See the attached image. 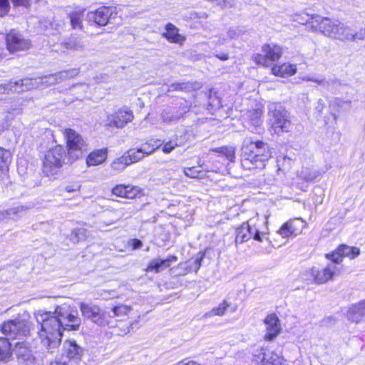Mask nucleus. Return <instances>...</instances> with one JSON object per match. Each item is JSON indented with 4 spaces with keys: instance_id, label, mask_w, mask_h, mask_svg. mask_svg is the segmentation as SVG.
Returning <instances> with one entry per match:
<instances>
[{
    "instance_id": "nucleus-5",
    "label": "nucleus",
    "mask_w": 365,
    "mask_h": 365,
    "mask_svg": "<svg viewBox=\"0 0 365 365\" xmlns=\"http://www.w3.org/2000/svg\"><path fill=\"white\" fill-rule=\"evenodd\" d=\"M66 153L61 145H56L49 150L45 155L43 163V171L46 175H52L57 172L65 160Z\"/></svg>"
},
{
    "instance_id": "nucleus-25",
    "label": "nucleus",
    "mask_w": 365,
    "mask_h": 365,
    "mask_svg": "<svg viewBox=\"0 0 365 365\" xmlns=\"http://www.w3.org/2000/svg\"><path fill=\"white\" fill-rule=\"evenodd\" d=\"M14 84L15 86L14 92L21 93L37 88L40 83L36 79L25 78L14 81Z\"/></svg>"
},
{
    "instance_id": "nucleus-31",
    "label": "nucleus",
    "mask_w": 365,
    "mask_h": 365,
    "mask_svg": "<svg viewBox=\"0 0 365 365\" xmlns=\"http://www.w3.org/2000/svg\"><path fill=\"white\" fill-rule=\"evenodd\" d=\"M67 49L79 51L85 48L86 43L83 38L79 36H71L66 41L63 43Z\"/></svg>"
},
{
    "instance_id": "nucleus-47",
    "label": "nucleus",
    "mask_w": 365,
    "mask_h": 365,
    "mask_svg": "<svg viewBox=\"0 0 365 365\" xmlns=\"http://www.w3.org/2000/svg\"><path fill=\"white\" fill-rule=\"evenodd\" d=\"M9 158L8 152L0 148V169L7 166Z\"/></svg>"
},
{
    "instance_id": "nucleus-40",
    "label": "nucleus",
    "mask_w": 365,
    "mask_h": 365,
    "mask_svg": "<svg viewBox=\"0 0 365 365\" xmlns=\"http://www.w3.org/2000/svg\"><path fill=\"white\" fill-rule=\"evenodd\" d=\"M178 267L185 269L187 272L192 271L197 272L200 267V259H190L185 264H179Z\"/></svg>"
},
{
    "instance_id": "nucleus-23",
    "label": "nucleus",
    "mask_w": 365,
    "mask_h": 365,
    "mask_svg": "<svg viewBox=\"0 0 365 365\" xmlns=\"http://www.w3.org/2000/svg\"><path fill=\"white\" fill-rule=\"evenodd\" d=\"M364 316H365V300L352 305L347 312L348 319L353 322L358 323Z\"/></svg>"
},
{
    "instance_id": "nucleus-16",
    "label": "nucleus",
    "mask_w": 365,
    "mask_h": 365,
    "mask_svg": "<svg viewBox=\"0 0 365 365\" xmlns=\"http://www.w3.org/2000/svg\"><path fill=\"white\" fill-rule=\"evenodd\" d=\"M360 254V250L358 247H349L345 245L339 246L337 250L332 252L331 255H327V257L331 259L332 262L339 264L344 257L354 259Z\"/></svg>"
},
{
    "instance_id": "nucleus-33",
    "label": "nucleus",
    "mask_w": 365,
    "mask_h": 365,
    "mask_svg": "<svg viewBox=\"0 0 365 365\" xmlns=\"http://www.w3.org/2000/svg\"><path fill=\"white\" fill-rule=\"evenodd\" d=\"M13 343L8 339L0 337V361H8L11 356V347Z\"/></svg>"
},
{
    "instance_id": "nucleus-11",
    "label": "nucleus",
    "mask_w": 365,
    "mask_h": 365,
    "mask_svg": "<svg viewBox=\"0 0 365 365\" xmlns=\"http://www.w3.org/2000/svg\"><path fill=\"white\" fill-rule=\"evenodd\" d=\"M116 14L115 7L101 6L87 14L88 21L96 24L103 26L108 24L113 15Z\"/></svg>"
},
{
    "instance_id": "nucleus-18",
    "label": "nucleus",
    "mask_w": 365,
    "mask_h": 365,
    "mask_svg": "<svg viewBox=\"0 0 365 365\" xmlns=\"http://www.w3.org/2000/svg\"><path fill=\"white\" fill-rule=\"evenodd\" d=\"M336 269V265L332 262L322 270L313 267L310 269L309 273L314 276V282L316 284H321L327 282L333 278Z\"/></svg>"
},
{
    "instance_id": "nucleus-29",
    "label": "nucleus",
    "mask_w": 365,
    "mask_h": 365,
    "mask_svg": "<svg viewBox=\"0 0 365 365\" xmlns=\"http://www.w3.org/2000/svg\"><path fill=\"white\" fill-rule=\"evenodd\" d=\"M251 239L250 226L249 222H243L236 229V243H243Z\"/></svg>"
},
{
    "instance_id": "nucleus-4",
    "label": "nucleus",
    "mask_w": 365,
    "mask_h": 365,
    "mask_svg": "<svg viewBox=\"0 0 365 365\" xmlns=\"http://www.w3.org/2000/svg\"><path fill=\"white\" fill-rule=\"evenodd\" d=\"M269 122L274 133L279 134L288 132L292 125L289 112L279 103H271L268 106Z\"/></svg>"
},
{
    "instance_id": "nucleus-46",
    "label": "nucleus",
    "mask_w": 365,
    "mask_h": 365,
    "mask_svg": "<svg viewBox=\"0 0 365 365\" xmlns=\"http://www.w3.org/2000/svg\"><path fill=\"white\" fill-rule=\"evenodd\" d=\"M326 108V103L323 99H319L314 106V114L317 118L322 116L323 110Z\"/></svg>"
},
{
    "instance_id": "nucleus-36",
    "label": "nucleus",
    "mask_w": 365,
    "mask_h": 365,
    "mask_svg": "<svg viewBox=\"0 0 365 365\" xmlns=\"http://www.w3.org/2000/svg\"><path fill=\"white\" fill-rule=\"evenodd\" d=\"M83 11H76L69 14L71 24L73 29H81L83 28Z\"/></svg>"
},
{
    "instance_id": "nucleus-60",
    "label": "nucleus",
    "mask_w": 365,
    "mask_h": 365,
    "mask_svg": "<svg viewBox=\"0 0 365 365\" xmlns=\"http://www.w3.org/2000/svg\"><path fill=\"white\" fill-rule=\"evenodd\" d=\"M227 0H212V2L216 3L217 5L221 6L222 8L226 6Z\"/></svg>"
},
{
    "instance_id": "nucleus-24",
    "label": "nucleus",
    "mask_w": 365,
    "mask_h": 365,
    "mask_svg": "<svg viewBox=\"0 0 365 365\" xmlns=\"http://www.w3.org/2000/svg\"><path fill=\"white\" fill-rule=\"evenodd\" d=\"M106 148H101L91 152L86 158L88 166H96L103 163L107 158Z\"/></svg>"
},
{
    "instance_id": "nucleus-6",
    "label": "nucleus",
    "mask_w": 365,
    "mask_h": 365,
    "mask_svg": "<svg viewBox=\"0 0 365 365\" xmlns=\"http://www.w3.org/2000/svg\"><path fill=\"white\" fill-rule=\"evenodd\" d=\"M67 143L68 154L73 160L81 157L86 150L87 145L82 136L73 129H65L63 133Z\"/></svg>"
},
{
    "instance_id": "nucleus-37",
    "label": "nucleus",
    "mask_w": 365,
    "mask_h": 365,
    "mask_svg": "<svg viewBox=\"0 0 365 365\" xmlns=\"http://www.w3.org/2000/svg\"><path fill=\"white\" fill-rule=\"evenodd\" d=\"M125 155L130 165L137 163L145 158L140 148L130 149L127 154Z\"/></svg>"
},
{
    "instance_id": "nucleus-38",
    "label": "nucleus",
    "mask_w": 365,
    "mask_h": 365,
    "mask_svg": "<svg viewBox=\"0 0 365 365\" xmlns=\"http://www.w3.org/2000/svg\"><path fill=\"white\" fill-rule=\"evenodd\" d=\"M319 16V15H312L310 16L307 14H304L301 15H297L296 18V21L299 22L302 24H311V28L313 31H319V26L316 23L313 24V20L314 17Z\"/></svg>"
},
{
    "instance_id": "nucleus-35",
    "label": "nucleus",
    "mask_w": 365,
    "mask_h": 365,
    "mask_svg": "<svg viewBox=\"0 0 365 365\" xmlns=\"http://www.w3.org/2000/svg\"><path fill=\"white\" fill-rule=\"evenodd\" d=\"M212 152L218 153L225 156L230 162L235 160V148L232 146H224L215 148L211 150Z\"/></svg>"
},
{
    "instance_id": "nucleus-41",
    "label": "nucleus",
    "mask_w": 365,
    "mask_h": 365,
    "mask_svg": "<svg viewBox=\"0 0 365 365\" xmlns=\"http://www.w3.org/2000/svg\"><path fill=\"white\" fill-rule=\"evenodd\" d=\"M262 110L261 109L253 110L250 112L249 117L250 123L257 128L259 126L262 122Z\"/></svg>"
},
{
    "instance_id": "nucleus-61",
    "label": "nucleus",
    "mask_w": 365,
    "mask_h": 365,
    "mask_svg": "<svg viewBox=\"0 0 365 365\" xmlns=\"http://www.w3.org/2000/svg\"><path fill=\"white\" fill-rule=\"evenodd\" d=\"M311 78H312L311 76H306L303 77L302 80L305 81H310Z\"/></svg>"
},
{
    "instance_id": "nucleus-50",
    "label": "nucleus",
    "mask_w": 365,
    "mask_h": 365,
    "mask_svg": "<svg viewBox=\"0 0 365 365\" xmlns=\"http://www.w3.org/2000/svg\"><path fill=\"white\" fill-rule=\"evenodd\" d=\"M9 8L8 0H0V16H5L9 12Z\"/></svg>"
},
{
    "instance_id": "nucleus-57",
    "label": "nucleus",
    "mask_w": 365,
    "mask_h": 365,
    "mask_svg": "<svg viewBox=\"0 0 365 365\" xmlns=\"http://www.w3.org/2000/svg\"><path fill=\"white\" fill-rule=\"evenodd\" d=\"M79 187L80 186L78 185H67L66 187H65V190H66V192H76V191H78L79 190Z\"/></svg>"
},
{
    "instance_id": "nucleus-56",
    "label": "nucleus",
    "mask_w": 365,
    "mask_h": 365,
    "mask_svg": "<svg viewBox=\"0 0 365 365\" xmlns=\"http://www.w3.org/2000/svg\"><path fill=\"white\" fill-rule=\"evenodd\" d=\"M131 245H132L133 249H134V250L140 249L143 246L142 242L137 239H133L131 240Z\"/></svg>"
},
{
    "instance_id": "nucleus-22",
    "label": "nucleus",
    "mask_w": 365,
    "mask_h": 365,
    "mask_svg": "<svg viewBox=\"0 0 365 365\" xmlns=\"http://www.w3.org/2000/svg\"><path fill=\"white\" fill-rule=\"evenodd\" d=\"M133 308L127 304L117 303L112 305L110 312L108 313L109 317L118 318L120 321H123L132 311Z\"/></svg>"
},
{
    "instance_id": "nucleus-13",
    "label": "nucleus",
    "mask_w": 365,
    "mask_h": 365,
    "mask_svg": "<svg viewBox=\"0 0 365 365\" xmlns=\"http://www.w3.org/2000/svg\"><path fill=\"white\" fill-rule=\"evenodd\" d=\"M305 227L304 222L300 218H294L284 223L278 231L283 238L295 237Z\"/></svg>"
},
{
    "instance_id": "nucleus-28",
    "label": "nucleus",
    "mask_w": 365,
    "mask_h": 365,
    "mask_svg": "<svg viewBox=\"0 0 365 365\" xmlns=\"http://www.w3.org/2000/svg\"><path fill=\"white\" fill-rule=\"evenodd\" d=\"M310 81L314 82L326 89H329L331 88H334L338 86L342 85L341 81L336 77L325 78L322 77L319 78L312 76Z\"/></svg>"
},
{
    "instance_id": "nucleus-15",
    "label": "nucleus",
    "mask_w": 365,
    "mask_h": 365,
    "mask_svg": "<svg viewBox=\"0 0 365 365\" xmlns=\"http://www.w3.org/2000/svg\"><path fill=\"white\" fill-rule=\"evenodd\" d=\"M264 324L265 326L264 339L271 341L279 334L282 330L280 321L275 314H270L264 319Z\"/></svg>"
},
{
    "instance_id": "nucleus-10",
    "label": "nucleus",
    "mask_w": 365,
    "mask_h": 365,
    "mask_svg": "<svg viewBox=\"0 0 365 365\" xmlns=\"http://www.w3.org/2000/svg\"><path fill=\"white\" fill-rule=\"evenodd\" d=\"M63 349L61 359L51 363L50 365H68L71 359H81L83 352V348L72 340L65 341Z\"/></svg>"
},
{
    "instance_id": "nucleus-27",
    "label": "nucleus",
    "mask_w": 365,
    "mask_h": 365,
    "mask_svg": "<svg viewBox=\"0 0 365 365\" xmlns=\"http://www.w3.org/2000/svg\"><path fill=\"white\" fill-rule=\"evenodd\" d=\"M166 32L163 34L170 43H182L185 38L178 34V29L172 24L166 25Z\"/></svg>"
},
{
    "instance_id": "nucleus-26",
    "label": "nucleus",
    "mask_w": 365,
    "mask_h": 365,
    "mask_svg": "<svg viewBox=\"0 0 365 365\" xmlns=\"http://www.w3.org/2000/svg\"><path fill=\"white\" fill-rule=\"evenodd\" d=\"M297 66L295 64L283 63L280 66H274L272 68V73L281 77H287L292 76L297 72Z\"/></svg>"
},
{
    "instance_id": "nucleus-7",
    "label": "nucleus",
    "mask_w": 365,
    "mask_h": 365,
    "mask_svg": "<svg viewBox=\"0 0 365 365\" xmlns=\"http://www.w3.org/2000/svg\"><path fill=\"white\" fill-rule=\"evenodd\" d=\"M282 55V48L276 43H265L262 46V53H257L253 59L257 64L269 66L278 61Z\"/></svg>"
},
{
    "instance_id": "nucleus-44",
    "label": "nucleus",
    "mask_w": 365,
    "mask_h": 365,
    "mask_svg": "<svg viewBox=\"0 0 365 365\" xmlns=\"http://www.w3.org/2000/svg\"><path fill=\"white\" fill-rule=\"evenodd\" d=\"M244 31L240 27H232L230 28L227 32V38L233 39L238 38L244 34Z\"/></svg>"
},
{
    "instance_id": "nucleus-51",
    "label": "nucleus",
    "mask_w": 365,
    "mask_h": 365,
    "mask_svg": "<svg viewBox=\"0 0 365 365\" xmlns=\"http://www.w3.org/2000/svg\"><path fill=\"white\" fill-rule=\"evenodd\" d=\"M186 88L187 86L185 83H175L170 85L167 91L171 92L175 91H184Z\"/></svg>"
},
{
    "instance_id": "nucleus-52",
    "label": "nucleus",
    "mask_w": 365,
    "mask_h": 365,
    "mask_svg": "<svg viewBox=\"0 0 365 365\" xmlns=\"http://www.w3.org/2000/svg\"><path fill=\"white\" fill-rule=\"evenodd\" d=\"M177 145H178L177 143L173 142V141H169V142L165 143V145H163V151L165 153H170L175 148V147H177Z\"/></svg>"
},
{
    "instance_id": "nucleus-53",
    "label": "nucleus",
    "mask_w": 365,
    "mask_h": 365,
    "mask_svg": "<svg viewBox=\"0 0 365 365\" xmlns=\"http://www.w3.org/2000/svg\"><path fill=\"white\" fill-rule=\"evenodd\" d=\"M84 232V230L82 229H75L71 232V240L73 242H78L81 240V237H79V235H83Z\"/></svg>"
},
{
    "instance_id": "nucleus-8",
    "label": "nucleus",
    "mask_w": 365,
    "mask_h": 365,
    "mask_svg": "<svg viewBox=\"0 0 365 365\" xmlns=\"http://www.w3.org/2000/svg\"><path fill=\"white\" fill-rule=\"evenodd\" d=\"M1 330L6 336L21 340V337L29 334L30 327L28 322L18 319L4 322Z\"/></svg>"
},
{
    "instance_id": "nucleus-20",
    "label": "nucleus",
    "mask_w": 365,
    "mask_h": 365,
    "mask_svg": "<svg viewBox=\"0 0 365 365\" xmlns=\"http://www.w3.org/2000/svg\"><path fill=\"white\" fill-rule=\"evenodd\" d=\"M178 260V257L176 256L172 255L168 257L165 259H154L150 261L148 264L146 270L148 272H159L161 270H163L168 267H169L173 262Z\"/></svg>"
},
{
    "instance_id": "nucleus-14",
    "label": "nucleus",
    "mask_w": 365,
    "mask_h": 365,
    "mask_svg": "<svg viewBox=\"0 0 365 365\" xmlns=\"http://www.w3.org/2000/svg\"><path fill=\"white\" fill-rule=\"evenodd\" d=\"M79 307L82 316L85 318L91 319L100 326H105L106 324L104 320V314H101V309L98 306L81 302Z\"/></svg>"
},
{
    "instance_id": "nucleus-12",
    "label": "nucleus",
    "mask_w": 365,
    "mask_h": 365,
    "mask_svg": "<svg viewBox=\"0 0 365 365\" xmlns=\"http://www.w3.org/2000/svg\"><path fill=\"white\" fill-rule=\"evenodd\" d=\"M133 118L134 115L130 109L119 108L113 114L108 116V125L122 128Z\"/></svg>"
},
{
    "instance_id": "nucleus-17",
    "label": "nucleus",
    "mask_w": 365,
    "mask_h": 365,
    "mask_svg": "<svg viewBox=\"0 0 365 365\" xmlns=\"http://www.w3.org/2000/svg\"><path fill=\"white\" fill-rule=\"evenodd\" d=\"M78 74V69H70L68 71H63L57 73L51 74L43 78H39L40 84H45L46 86H51L58 83L67 78H73Z\"/></svg>"
},
{
    "instance_id": "nucleus-3",
    "label": "nucleus",
    "mask_w": 365,
    "mask_h": 365,
    "mask_svg": "<svg viewBox=\"0 0 365 365\" xmlns=\"http://www.w3.org/2000/svg\"><path fill=\"white\" fill-rule=\"evenodd\" d=\"M242 166L250 171L264 168L272 155L269 146L262 140L250 141L242 147Z\"/></svg>"
},
{
    "instance_id": "nucleus-39",
    "label": "nucleus",
    "mask_w": 365,
    "mask_h": 365,
    "mask_svg": "<svg viewBox=\"0 0 365 365\" xmlns=\"http://www.w3.org/2000/svg\"><path fill=\"white\" fill-rule=\"evenodd\" d=\"M129 165L130 164L125 157V155H123L121 157L114 160L111 163L110 167L113 170L120 172Z\"/></svg>"
},
{
    "instance_id": "nucleus-1",
    "label": "nucleus",
    "mask_w": 365,
    "mask_h": 365,
    "mask_svg": "<svg viewBox=\"0 0 365 365\" xmlns=\"http://www.w3.org/2000/svg\"><path fill=\"white\" fill-rule=\"evenodd\" d=\"M36 319L41 325L38 332L41 343L49 352L60 345L63 329L78 330L81 322L77 313L72 314L66 306H58L54 312L39 311Z\"/></svg>"
},
{
    "instance_id": "nucleus-9",
    "label": "nucleus",
    "mask_w": 365,
    "mask_h": 365,
    "mask_svg": "<svg viewBox=\"0 0 365 365\" xmlns=\"http://www.w3.org/2000/svg\"><path fill=\"white\" fill-rule=\"evenodd\" d=\"M6 44L7 50L11 53L27 51L31 47V41L14 29L6 34Z\"/></svg>"
},
{
    "instance_id": "nucleus-49",
    "label": "nucleus",
    "mask_w": 365,
    "mask_h": 365,
    "mask_svg": "<svg viewBox=\"0 0 365 365\" xmlns=\"http://www.w3.org/2000/svg\"><path fill=\"white\" fill-rule=\"evenodd\" d=\"M200 173L201 171L197 170L195 167L185 168L184 169L185 175L191 178H198Z\"/></svg>"
},
{
    "instance_id": "nucleus-32",
    "label": "nucleus",
    "mask_w": 365,
    "mask_h": 365,
    "mask_svg": "<svg viewBox=\"0 0 365 365\" xmlns=\"http://www.w3.org/2000/svg\"><path fill=\"white\" fill-rule=\"evenodd\" d=\"M27 210L24 206H19L16 207H12L4 211L0 212V220L1 222L6 220L8 219H14L21 216L20 214L25 212Z\"/></svg>"
},
{
    "instance_id": "nucleus-21",
    "label": "nucleus",
    "mask_w": 365,
    "mask_h": 365,
    "mask_svg": "<svg viewBox=\"0 0 365 365\" xmlns=\"http://www.w3.org/2000/svg\"><path fill=\"white\" fill-rule=\"evenodd\" d=\"M112 192L118 197L133 199L138 194L139 189L131 185H118L113 188Z\"/></svg>"
},
{
    "instance_id": "nucleus-34",
    "label": "nucleus",
    "mask_w": 365,
    "mask_h": 365,
    "mask_svg": "<svg viewBox=\"0 0 365 365\" xmlns=\"http://www.w3.org/2000/svg\"><path fill=\"white\" fill-rule=\"evenodd\" d=\"M246 222H249L250 226V234L251 238L252 237L255 240L262 242L264 239H268L267 233L260 232L256 227L255 218H251Z\"/></svg>"
},
{
    "instance_id": "nucleus-42",
    "label": "nucleus",
    "mask_w": 365,
    "mask_h": 365,
    "mask_svg": "<svg viewBox=\"0 0 365 365\" xmlns=\"http://www.w3.org/2000/svg\"><path fill=\"white\" fill-rule=\"evenodd\" d=\"M230 304L226 300H224L217 307L213 308L205 314L206 317L222 316Z\"/></svg>"
},
{
    "instance_id": "nucleus-48",
    "label": "nucleus",
    "mask_w": 365,
    "mask_h": 365,
    "mask_svg": "<svg viewBox=\"0 0 365 365\" xmlns=\"http://www.w3.org/2000/svg\"><path fill=\"white\" fill-rule=\"evenodd\" d=\"M15 86L12 81L8 83L0 85V93L9 94L11 92H14Z\"/></svg>"
},
{
    "instance_id": "nucleus-43",
    "label": "nucleus",
    "mask_w": 365,
    "mask_h": 365,
    "mask_svg": "<svg viewBox=\"0 0 365 365\" xmlns=\"http://www.w3.org/2000/svg\"><path fill=\"white\" fill-rule=\"evenodd\" d=\"M325 171H323L322 173L319 170H312V171H308V170H304L302 172V178L306 180V181H312L317 178L321 176L322 173H324Z\"/></svg>"
},
{
    "instance_id": "nucleus-19",
    "label": "nucleus",
    "mask_w": 365,
    "mask_h": 365,
    "mask_svg": "<svg viewBox=\"0 0 365 365\" xmlns=\"http://www.w3.org/2000/svg\"><path fill=\"white\" fill-rule=\"evenodd\" d=\"M14 352L19 360L32 362L34 360L31 348L25 341H19L13 344Z\"/></svg>"
},
{
    "instance_id": "nucleus-55",
    "label": "nucleus",
    "mask_w": 365,
    "mask_h": 365,
    "mask_svg": "<svg viewBox=\"0 0 365 365\" xmlns=\"http://www.w3.org/2000/svg\"><path fill=\"white\" fill-rule=\"evenodd\" d=\"M214 56L216 58H217L218 59L223 61H227L230 58L228 53H225V52L215 53Z\"/></svg>"
},
{
    "instance_id": "nucleus-54",
    "label": "nucleus",
    "mask_w": 365,
    "mask_h": 365,
    "mask_svg": "<svg viewBox=\"0 0 365 365\" xmlns=\"http://www.w3.org/2000/svg\"><path fill=\"white\" fill-rule=\"evenodd\" d=\"M12 2L16 6H22L27 8L30 6V0H13Z\"/></svg>"
},
{
    "instance_id": "nucleus-30",
    "label": "nucleus",
    "mask_w": 365,
    "mask_h": 365,
    "mask_svg": "<svg viewBox=\"0 0 365 365\" xmlns=\"http://www.w3.org/2000/svg\"><path fill=\"white\" fill-rule=\"evenodd\" d=\"M187 109H183V111H175L173 108H167L162 111L161 118L164 123H170L171 122L177 121L186 113Z\"/></svg>"
},
{
    "instance_id": "nucleus-2",
    "label": "nucleus",
    "mask_w": 365,
    "mask_h": 365,
    "mask_svg": "<svg viewBox=\"0 0 365 365\" xmlns=\"http://www.w3.org/2000/svg\"><path fill=\"white\" fill-rule=\"evenodd\" d=\"M314 23H316L319 26L320 33L330 38L339 40L343 43L365 39V28L361 27L356 30L337 19L322 16L314 17Z\"/></svg>"
},
{
    "instance_id": "nucleus-45",
    "label": "nucleus",
    "mask_w": 365,
    "mask_h": 365,
    "mask_svg": "<svg viewBox=\"0 0 365 365\" xmlns=\"http://www.w3.org/2000/svg\"><path fill=\"white\" fill-rule=\"evenodd\" d=\"M158 147L159 145L155 147L154 145H151L150 143H146L143 144L140 149L141 152L143 153V155L145 157L149 155H151Z\"/></svg>"
},
{
    "instance_id": "nucleus-59",
    "label": "nucleus",
    "mask_w": 365,
    "mask_h": 365,
    "mask_svg": "<svg viewBox=\"0 0 365 365\" xmlns=\"http://www.w3.org/2000/svg\"><path fill=\"white\" fill-rule=\"evenodd\" d=\"M310 272V269H308V270H306L304 274H303V276H304V278L306 279V280H311V281H313L314 282V276H312V274L309 273Z\"/></svg>"
},
{
    "instance_id": "nucleus-58",
    "label": "nucleus",
    "mask_w": 365,
    "mask_h": 365,
    "mask_svg": "<svg viewBox=\"0 0 365 365\" xmlns=\"http://www.w3.org/2000/svg\"><path fill=\"white\" fill-rule=\"evenodd\" d=\"M176 365H200V364L194 361L185 359V360L178 362Z\"/></svg>"
}]
</instances>
